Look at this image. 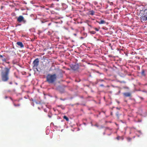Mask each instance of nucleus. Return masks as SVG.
<instances>
[{
    "label": "nucleus",
    "instance_id": "1",
    "mask_svg": "<svg viewBox=\"0 0 147 147\" xmlns=\"http://www.w3.org/2000/svg\"><path fill=\"white\" fill-rule=\"evenodd\" d=\"M10 67H5L1 73V79L4 82L7 81L9 80V74L10 72Z\"/></svg>",
    "mask_w": 147,
    "mask_h": 147
},
{
    "label": "nucleus",
    "instance_id": "2",
    "mask_svg": "<svg viewBox=\"0 0 147 147\" xmlns=\"http://www.w3.org/2000/svg\"><path fill=\"white\" fill-rule=\"evenodd\" d=\"M57 76L56 74H48L46 77V81L49 84L54 83L57 80Z\"/></svg>",
    "mask_w": 147,
    "mask_h": 147
},
{
    "label": "nucleus",
    "instance_id": "3",
    "mask_svg": "<svg viewBox=\"0 0 147 147\" xmlns=\"http://www.w3.org/2000/svg\"><path fill=\"white\" fill-rule=\"evenodd\" d=\"M141 20L143 21H147V9H145L144 13L140 17Z\"/></svg>",
    "mask_w": 147,
    "mask_h": 147
},
{
    "label": "nucleus",
    "instance_id": "4",
    "mask_svg": "<svg viewBox=\"0 0 147 147\" xmlns=\"http://www.w3.org/2000/svg\"><path fill=\"white\" fill-rule=\"evenodd\" d=\"M0 59H1L3 62H6L9 60V59L8 57H6L5 54H3L2 55H0Z\"/></svg>",
    "mask_w": 147,
    "mask_h": 147
},
{
    "label": "nucleus",
    "instance_id": "5",
    "mask_svg": "<svg viewBox=\"0 0 147 147\" xmlns=\"http://www.w3.org/2000/svg\"><path fill=\"white\" fill-rule=\"evenodd\" d=\"M17 21L19 22H23L24 23L26 22V21L24 20V17L22 16H20L17 18Z\"/></svg>",
    "mask_w": 147,
    "mask_h": 147
},
{
    "label": "nucleus",
    "instance_id": "6",
    "mask_svg": "<svg viewBox=\"0 0 147 147\" xmlns=\"http://www.w3.org/2000/svg\"><path fill=\"white\" fill-rule=\"evenodd\" d=\"M39 63V59L38 58L35 59L33 62V67L36 68L38 65Z\"/></svg>",
    "mask_w": 147,
    "mask_h": 147
},
{
    "label": "nucleus",
    "instance_id": "7",
    "mask_svg": "<svg viewBox=\"0 0 147 147\" xmlns=\"http://www.w3.org/2000/svg\"><path fill=\"white\" fill-rule=\"evenodd\" d=\"M71 68L72 69L76 71L79 68V66L78 65H72L71 66Z\"/></svg>",
    "mask_w": 147,
    "mask_h": 147
},
{
    "label": "nucleus",
    "instance_id": "8",
    "mask_svg": "<svg viewBox=\"0 0 147 147\" xmlns=\"http://www.w3.org/2000/svg\"><path fill=\"white\" fill-rule=\"evenodd\" d=\"M58 73L57 74V76L59 78H61L63 77V76L62 75V71L61 70H58Z\"/></svg>",
    "mask_w": 147,
    "mask_h": 147
},
{
    "label": "nucleus",
    "instance_id": "9",
    "mask_svg": "<svg viewBox=\"0 0 147 147\" xmlns=\"http://www.w3.org/2000/svg\"><path fill=\"white\" fill-rule=\"evenodd\" d=\"M16 44L19 46L21 48H23L24 47V45L22 42H17L16 43Z\"/></svg>",
    "mask_w": 147,
    "mask_h": 147
},
{
    "label": "nucleus",
    "instance_id": "10",
    "mask_svg": "<svg viewBox=\"0 0 147 147\" xmlns=\"http://www.w3.org/2000/svg\"><path fill=\"white\" fill-rule=\"evenodd\" d=\"M123 95L125 97H129L131 96V94L130 92H125L123 93Z\"/></svg>",
    "mask_w": 147,
    "mask_h": 147
},
{
    "label": "nucleus",
    "instance_id": "11",
    "mask_svg": "<svg viewBox=\"0 0 147 147\" xmlns=\"http://www.w3.org/2000/svg\"><path fill=\"white\" fill-rule=\"evenodd\" d=\"M89 13L90 15L93 16L94 14V11L93 10L90 11H89Z\"/></svg>",
    "mask_w": 147,
    "mask_h": 147
},
{
    "label": "nucleus",
    "instance_id": "12",
    "mask_svg": "<svg viewBox=\"0 0 147 147\" xmlns=\"http://www.w3.org/2000/svg\"><path fill=\"white\" fill-rule=\"evenodd\" d=\"M141 75L142 76H145L146 75L145 73V71L144 69H142L141 72Z\"/></svg>",
    "mask_w": 147,
    "mask_h": 147
},
{
    "label": "nucleus",
    "instance_id": "13",
    "mask_svg": "<svg viewBox=\"0 0 147 147\" xmlns=\"http://www.w3.org/2000/svg\"><path fill=\"white\" fill-rule=\"evenodd\" d=\"M98 23L99 24H104L106 23V22L103 20H101L100 21L98 22Z\"/></svg>",
    "mask_w": 147,
    "mask_h": 147
},
{
    "label": "nucleus",
    "instance_id": "14",
    "mask_svg": "<svg viewBox=\"0 0 147 147\" xmlns=\"http://www.w3.org/2000/svg\"><path fill=\"white\" fill-rule=\"evenodd\" d=\"M90 33L91 34H94L96 33V32L94 31H90Z\"/></svg>",
    "mask_w": 147,
    "mask_h": 147
},
{
    "label": "nucleus",
    "instance_id": "15",
    "mask_svg": "<svg viewBox=\"0 0 147 147\" xmlns=\"http://www.w3.org/2000/svg\"><path fill=\"white\" fill-rule=\"evenodd\" d=\"M127 139L128 142H130L131 140V138L129 137H128L127 138Z\"/></svg>",
    "mask_w": 147,
    "mask_h": 147
},
{
    "label": "nucleus",
    "instance_id": "16",
    "mask_svg": "<svg viewBox=\"0 0 147 147\" xmlns=\"http://www.w3.org/2000/svg\"><path fill=\"white\" fill-rule=\"evenodd\" d=\"M13 105L15 107H18V106H20V104H18L17 105L15 103H13Z\"/></svg>",
    "mask_w": 147,
    "mask_h": 147
},
{
    "label": "nucleus",
    "instance_id": "17",
    "mask_svg": "<svg viewBox=\"0 0 147 147\" xmlns=\"http://www.w3.org/2000/svg\"><path fill=\"white\" fill-rule=\"evenodd\" d=\"M65 119L67 121H69V119L68 117H67L66 116H65Z\"/></svg>",
    "mask_w": 147,
    "mask_h": 147
},
{
    "label": "nucleus",
    "instance_id": "18",
    "mask_svg": "<svg viewBox=\"0 0 147 147\" xmlns=\"http://www.w3.org/2000/svg\"><path fill=\"white\" fill-rule=\"evenodd\" d=\"M94 29L97 31H99V29L96 28H94Z\"/></svg>",
    "mask_w": 147,
    "mask_h": 147
},
{
    "label": "nucleus",
    "instance_id": "19",
    "mask_svg": "<svg viewBox=\"0 0 147 147\" xmlns=\"http://www.w3.org/2000/svg\"><path fill=\"white\" fill-rule=\"evenodd\" d=\"M51 34V33L49 31L47 33V34L48 35H50Z\"/></svg>",
    "mask_w": 147,
    "mask_h": 147
},
{
    "label": "nucleus",
    "instance_id": "20",
    "mask_svg": "<svg viewBox=\"0 0 147 147\" xmlns=\"http://www.w3.org/2000/svg\"><path fill=\"white\" fill-rule=\"evenodd\" d=\"M119 138H120V137H119V136H117V137L116 139H117V140H119Z\"/></svg>",
    "mask_w": 147,
    "mask_h": 147
},
{
    "label": "nucleus",
    "instance_id": "21",
    "mask_svg": "<svg viewBox=\"0 0 147 147\" xmlns=\"http://www.w3.org/2000/svg\"><path fill=\"white\" fill-rule=\"evenodd\" d=\"M9 84H12V81H10L9 82Z\"/></svg>",
    "mask_w": 147,
    "mask_h": 147
},
{
    "label": "nucleus",
    "instance_id": "22",
    "mask_svg": "<svg viewBox=\"0 0 147 147\" xmlns=\"http://www.w3.org/2000/svg\"><path fill=\"white\" fill-rule=\"evenodd\" d=\"M120 83H125V81H120Z\"/></svg>",
    "mask_w": 147,
    "mask_h": 147
},
{
    "label": "nucleus",
    "instance_id": "23",
    "mask_svg": "<svg viewBox=\"0 0 147 147\" xmlns=\"http://www.w3.org/2000/svg\"><path fill=\"white\" fill-rule=\"evenodd\" d=\"M73 35H74L75 36H76V35H77V34H76V33H74V34H73Z\"/></svg>",
    "mask_w": 147,
    "mask_h": 147
},
{
    "label": "nucleus",
    "instance_id": "24",
    "mask_svg": "<svg viewBox=\"0 0 147 147\" xmlns=\"http://www.w3.org/2000/svg\"><path fill=\"white\" fill-rule=\"evenodd\" d=\"M65 69H67V70L69 69L68 68H66L65 67Z\"/></svg>",
    "mask_w": 147,
    "mask_h": 147
},
{
    "label": "nucleus",
    "instance_id": "25",
    "mask_svg": "<svg viewBox=\"0 0 147 147\" xmlns=\"http://www.w3.org/2000/svg\"><path fill=\"white\" fill-rule=\"evenodd\" d=\"M100 81L101 82H103L104 81V80H100Z\"/></svg>",
    "mask_w": 147,
    "mask_h": 147
},
{
    "label": "nucleus",
    "instance_id": "26",
    "mask_svg": "<svg viewBox=\"0 0 147 147\" xmlns=\"http://www.w3.org/2000/svg\"><path fill=\"white\" fill-rule=\"evenodd\" d=\"M100 86H104L103 84H101L100 85Z\"/></svg>",
    "mask_w": 147,
    "mask_h": 147
},
{
    "label": "nucleus",
    "instance_id": "27",
    "mask_svg": "<svg viewBox=\"0 0 147 147\" xmlns=\"http://www.w3.org/2000/svg\"><path fill=\"white\" fill-rule=\"evenodd\" d=\"M94 126H96V127H98V125L97 124H96V125H94Z\"/></svg>",
    "mask_w": 147,
    "mask_h": 147
},
{
    "label": "nucleus",
    "instance_id": "28",
    "mask_svg": "<svg viewBox=\"0 0 147 147\" xmlns=\"http://www.w3.org/2000/svg\"><path fill=\"white\" fill-rule=\"evenodd\" d=\"M6 63H9V62H7V61H6V62H5Z\"/></svg>",
    "mask_w": 147,
    "mask_h": 147
},
{
    "label": "nucleus",
    "instance_id": "29",
    "mask_svg": "<svg viewBox=\"0 0 147 147\" xmlns=\"http://www.w3.org/2000/svg\"><path fill=\"white\" fill-rule=\"evenodd\" d=\"M113 2H111V4H111V5H113Z\"/></svg>",
    "mask_w": 147,
    "mask_h": 147
},
{
    "label": "nucleus",
    "instance_id": "30",
    "mask_svg": "<svg viewBox=\"0 0 147 147\" xmlns=\"http://www.w3.org/2000/svg\"><path fill=\"white\" fill-rule=\"evenodd\" d=\"M140 98H141V99H143V98H142V97H141Z\"/></svg>",
    "mask_w": 147,
    "mask_h": 147
},
{
    "label": "nucleus",
    "instance_id": "31",
    "mask_svg": "<svg viewBox=\"0 0 147 147\" xmlns=\"http://www.w3.org/2000/svg\"><path fill=\"white\" fill-rule=\"evenodd\" d=\"M63 117V119H64V116Z\"/></svg>",
    "mask_w": 147,
    "mask_h": 147
},
{
    "label": "nucleus",
    "instance_id": "32",
    "mask_svg": "<svg viewBox=\"0 0 147 147\" xmlns=\"http://www.w3.org/2000/svg\"><path fill=\"white\" fill-rule=\"evenodd\" d=\"M53 5V4H51V6H52V5Z\"/></svg>",
    "mask_w": 147,
    "mask_h": 147
},
{
    "label": "nucleus",
    "instance_id": "33",
    "mask_svg": "<svg viewBox=\"0 0 147 147\" xmlns=\"http://www.w3.org/2000/svg\"><path fill=\"white\" fill-rule=\"evenodd\" d=\"M16 77L17 78H18V76H16Z\"/></svg>",
    "mask_w": 147,
    "mask_h": 147
},
{
    "label": "nucleus",
    "instance_id": "34",
    "mask_svg": "<svg viewBox=\"0 0 147 147\" xmlns=\"http://www.w3.org/2000/svg\"><path fill=\"white\" fill-rule=\"evenodd\" d=\"M139 132H140V131H139Z\"/></svg>",
    "mask_w": 147,
    "mask_h": 147
},
{
    "label": "nucleus",
    "instance_id": "35",
    "mask_svg": "<svg viewBox=\"0 0 147 147\" xmlns=\"http://www.w3.org/2000/svg\"><path fill=\"white\" fill-rule=\"evenodd\" d=\"M62 109H64V108H62Z\"/></svg>",
    "mask_w": 147,
    "mask_h": 147
}]
</instances>
